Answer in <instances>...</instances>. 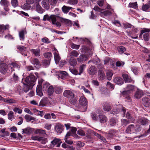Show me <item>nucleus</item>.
Returning a JSON list of instances; mask_svg holds the SVG:
<instances>
[{
	"mask_svg": "<svg viewBox=\"0 0 150 150\" xmlns=\"http://www.w3.org/2000/svg\"><path fill=\"white\" fill-rule=\"evenodd\" d=\"M63 95L64 96L68 98L69 102L71 104L74 105L77 102V100L74 96V93L71 91L66 90L64 91Z\"/></svg>",
	"mask_w": 150,
	"mask_h": 150,
	"instance_id": "obj_1",
	"label": "nucleus"
},
{
	"mask_svg": "<svg viewBox=\"0 0 150 150\" xmlns=\"http://www.w3.org/2000/svg\"><path fill=\"white\" fill-rule=\"evenodd\" d=\"M62 18L60 16L55 15H51V20L52 24L55 25L57 27H60L61 26V24L58 21H60Z\"/></svg>",
	"mask_w": 150,
	"mask_h": 150,
	"instance_id": "obj_2",
	"label": "nucleus"
},
{
	"mask_svg": "<svg viewBox=\"0 0 150 150\" xmlns=\"http://www.w3.org/2000/svg\"><path fill=\"white\" fill-rule=\"evenodd\" d=\"M150 32V29L146 28H143L141 31L140 34L139 36L140 38H142V35L144 33L143 36V38L145 41H147L149 39V33Z\"/></svg>",
	"mask_w": 150,
	"mask_h": 150,
	"instance_id": "obj_3",
	"label": "nucleus"
},
{
	"mask_svg": "<svg viewBox=\"0 0 150 150\" xmlns=\"http://www.w3.org/2000/svg\"><path fill=\"white\" fill-rule=\"evenodd\" d=\"M135 89L134 86L128 84L126 87L125 90L122 92V93L123 95H128L133 92Z\"/></svg>",
	"mask_w": 150,
	"mask_h": 150,
	"instance_id": "obj_4",
	"label": "nucleus"
},
{
	"mask_svg": "<svg viewBox=\"0 0 150 150\" xmlns=\"http://www.w3.org/2000/svg\"><path fill=\"white\" fill-rule=\"evenodd\" d=\"M0 5L4 7L5 11H8L9 10L8 5L9 2L7 0H1L0 1Z\"/></svg>",
	"mask_w": 150,
	"mask_h": 150,
	"instance_id": "obj_5",
	"label": "nucleus"
},
{
	"mask_svg": "<svg viewBox=\"0 0 150 150\" xmlns=\"http://www.w3.org/2000/svg\"><path fill=\"white\" fill-rule=\"evenodd\" d=\"M62 142L60 139L55 137L51 142V143L53 147L55 146L58 147L60 146V144Z\"/></svg>",
	"mask_w": 150,
	"mask_h": 150,
	"instance_id": "obj_6",
	"label": "nucleus"
},
{
	"mask_svg": "<svg viewBox=\"0 0 150 150\" xmlns=\"http://www.w3.org/2000/svg\"><path fill=\"white\" fill-rule=\"evenodd\" d=\"M103 109L105 111L109 112L111 110L112 108L111 103L105 102L102 105Z\"/></svg>",
	"mask_w": 150,
	"mask_h": 150,
	"instance_id": "obj_7",
	"label": "nucleus"
},
{
	"mask_svg": "<svg viewBox=\"0 0 150 150\" xmlns=\"http://www.w3.org/2000/svg\"><path fill=\"white\" fill-rule=\"evenodd\" d=\"M144 94V92L139 88H137L134 95V97L137 99H139Z\"/></svg>",
	"mask_w": 150,
	"mask_h": 150,
	"instance_id": "obj_8",
	"label": "nucleus"
},
{
	"mask_svg": "<svg viewBox=\"0 0 150 150\" xmlns=\"http://www.w3.org/2000/svg\"><path fill=\"white\" fill-rule=\"evenodd\" d=\"M98 78L100 80H103L105 78V75L104 72L103 68L100 69L98 73Z\"/></svg>",
	"mask_w": 150,
	"mask_h": 150,
	"instance_id": "obj_9",
	"label": "nucleus"
},
{
	"mask_svg": "<svg viewBox=\"0 0 150 150\" xmlns=\"http://www.w3.org/2000/svg\"><path fill=\"white\" fill-rule=\"evenodd\" d=\"M8 69V66L5 63L2 62L0 63V72L1 73L5 74L7 72Z\"/></svg>",
	"mask_w": 150,
	"mask_h": 150,
	"instance_id": "obj_10",
	"label": "nucleus"
},
{
	"mask_svg": "<svg viewBox=\"0 0 150 150\" xmlns=\"http://www.w3.org/2000/svg\"><path fill=\"white\" fill-rule=\"evenodd\" d=\"M64 126L60 123L56 124L55 127V131L58 134H60L64 130Z\"/></svg>",
	"mask_w": 150,
	"mask_h": 150,
	"instance_id": "obj_11",
	"label": "nucleus"
},
{
	"mask_svg": "<svg viewBox=\"0 0 150 150\" xmlns=\"http://www.w3.org/2000/svg\"><path fill=\"white\" fill-rule=\"evenodd\" d=\"M34 5L35 7L34 9L38 13H42L44 12V10L42 9L39 3H35Z\"/></svg>",
	"mask_w": 150,
	"mask_h": 150,
	"instance_id": "obj_12",
	"label": "nucleus"
},
{
	"mask_svg": "<svg viewBox=\"0 0 150 150\" xmlns=\"http://www.w3.org/2000/svg\"><path fill=\"white\" fill-rule=\"evenodd\" d=\"M31 79L30 84L34 85V83L36 81V78L34 75L29 76L26 77L25 79V81L26 82H29V79Z\"/></svg>",
	"mask_w": 150,
	"mask_h": 150,
	"instance_id": "obj_13",
	"label": "nucleus"
},
{
	"mask_svg": "<svg viewBox=\"0 0 150 150\" xmlns=\"http://www.w3.org/2000/svg\"><path fill=\"white\" fill-rule=\"evenodd\" d=\"M96 72L97 69L94 66H91L88 69V73L90 75H94Z\"/></svg>",
	"mask_w": 150,
	"mask_h": 150,
	"instance_id": "obj_14",
	"label": "nucleus"
},
{
	"mask_svg": "<svg viewBox=\"0 0 150 150\" xmlns=\"http://www.w3.org/2000/svg\"><path fill=\"white\" fill-rule=\"evenodd\" d=\"M118 109V110L116 111H113L114 112L113 113V114L117 113L119 111H121L123 114V117H124L125 116V113L126 112L125 108L124 107H123L121 106H118L117 107Z\"/></svg>",
	"mask_w": 150,
	"mask_h": 150,
	"instance_id": "obj_15",
	"label": "nucleus"
},
{
	"mask_svg": "<svg viewBox=\"0 0 150 150\" xmlns=\"http://www.w3.org/2000/svg\"><path fill=\"white\" fill-rule=\"evenodd\" d=\"M98 120L101 123H104L107 121L108 119L105 115H98Z\"/></svg>",
	"mask_w": 150,
	"mask_h": 150,
	"instance_id": "obj_16",
	"label": "nucleus"
},
{
	"mask_svg": "<svg viewBox=\"0 0 150 150\" xmlns=\"http://www.w3.org/2000/svg\"><path fill=\"white\" fill-rule=\"evenodd\" d=\"M79 55V54L77 51L75 50H73L71 51L69 54V57L70 58H74V57H77Z\"/></svg>",
	"mask_w": 150,
	"mask_h": 150,
	"instance_id": "obj_17",
	"label": "nucleus"
},
{
	"mask_svg": "<svg viewBox=\"0 0 150 150\" xmlns=\"http://www.w3.org/2000/svg\"><path fill=\"white\" fill-rule=\"evenodd\" d=\"M113 81L114 83L119 85H121L124 83L122 79L120 77H116L114 79Z\"/></svg>",
	"mask_w": 150,
	"mask_h": 150,
	"instance_id": "obj_18",
	"label": "nucleus"
},
{
	"mask_svg": "<svg viewBox=\"0 0 150 150\" xmlns=\"http://www.w3.org/2000/svg\"><path fill=\"white\" fill-rule=\"evenodd\" d=\"M143 104L144 106L147 107L150 105V100L146 97H144L142 99Z\"/></svg>",
	"mask_w": 150,
	"mask_h": 150,
	"instance_id": "obj_19",
	"label": "nucleus"
},
{
	"mask_svg": "<svg viewBox=\"0 0 150 150\" xmlns=\"http://www.w3.org/2000/svg\"><path fill=\"white\" fill-rule=\"evenodd\" d=\"M17 48L20 51L21 53L23 55L26 56H27L26 53L24 52L26 50V47L23 46L18 45L17 46Z\"/></svg>",
	"mask_w": 150,
	"mask_h": 150,
	"instance_id": "obj_20",
	"label": "nucleus"
},
{
	"mask_svg": "<svg viewBox=\"0 0 150 150\" xmlns=\"http://www.w3.org/2000/svg\"><path fill=\"white\" fill-rule=\"evenodd\" d=\"M49 1L47 0H43L42 1V6L46 9L48 10L50 8Z\"/></svg>",
	"mask_w": 150,
	"mask_h": 150,
	"instance_id": "obj_21",
	"label": "nucleus"
},
{
	"mask_svg": "<svg viewBox=\"0 0 150 150\" xmlns=\"http://www.w3.org/2000/svg\"><path fill=\"white\" fill-rule=\"evenodd\" d=\"M26 31L25 30H22L19 33V36L20 40L23 41L25 39V35L26 34Z\"/></svg>",
	"mask_w": 150,
	"mask_h": 150,
	"instance_id": "obj_22",
	"label": "nucleus"
},
{
	"mask_svg": "<svg viewBox=\"0 0 150 150\" xmlns=\"http://www.w3.org/2000/svg\"><path fill=\"white\" fill-rule=\"evenodd\" d=\"M137 122L142 125H145L148 122V120L144 117H141L138 120Z\"/></svg>",
	"mask_w": 150,
	"mask_h": 150,
	"instance_id": "obj_23",
	"label": "nucleus"
},
{
	"mask_svg": "<svg viewBox=\"0 0 150 150\" xmlns=\"http://www.w3.org/2000/svg\"><path fill=\"white\" fill-rule=\"evenodd\" d=\"M79 102L80 104L83 106H85L87 104V100L83 96H81L80 98Z\"/></svg>",
	"mask_w": 150,
	"mask_h": 150,
	"instance_id": "obj_24",
	"label": "nucleus"
},
{
	"mask_svg": "<svg viewBox=\"0 0 150 150\" xmlns=\"http://www.w3.org/2000/svg\"><path fill=\"white\" fill-rule=\"evenodd\" d=\"M135 131L134 125H129L126 129V132L127 133H130L131 132H134Z\"/></svg>",
	"mask_w": 150,
	"mask_h": 150,
	"instance_id": "obj_25",
	"label": "nucleus"
},
{
	"mask_svg": "<svg viewBox=\"0 0 150 150\" xmlns=\"http://www.w3.org/2000/svg\"><path fill=\"white\" fill-rule=\"evenodd\" d=\"M87 56L83 54L81 55L79 58H77V60L78 62H81L84 61H86L88 59Z\"/></svg>",
	"mask_w": 150,
	"mask_h": 150,
	"instance_id": "obj_26",
	"label": "nucleus"
},
{
	"mask_svg": "<svg viewBox=\"0 0 150 150\" xmlns=\"http://www.w3.org/2000/svg\"><path fill=\"white\" fill-rule=\"evenodd\" d=\"M31 52L36 57H39L40 55V49H32L30 50Z\"/></svg>",
	"mask_w": 150,
	"mask_h": 150,
	"instance_id": "obj_27",
	"label": "nucleus"
},
{
	"mask_svg": "<svg viewBox=\"0 0 150 150\" xmlns=\"http://www.w3.org/2000/svg\"><path fill=\"white\" fill-rule=\"evenodd\" d=\"M23 132L27 134H29L31 133L33 131V129L32 128L28 127L24 129H23Z\"/></svg>",
	"mask_w": 150,
	"mask_h": 150,
	"instance_id": "obj_28",
	"label": "nucleus"
},
{
	"mask_svg": "<svg viewBox=\"0 0 150 150\" xmlns=\"http://www.w3.org/2000/svg\"><path fill=\"white\" fill-rule=\"evenodd\" d=\"M122 77L125 83H130L132 80L130 77H129L127 74H125L122 75Z\"/></svg>",
	"mask_w": 150,
	"mask_h": 150,
	"instance_id": "obj_29",
	"label": "nucleus"
},
{
	"mask_svg": "<svg viewBox=\"0 0 150 150\" xmlns=\"http://www.w3.org/2000/svg\"><path fill=\"white\" fill-rule=\"evenodd\" d=\"M31 63L34 65L35 66H37V67L40 66V63L38 59L37 58H33L31 61Z\"/></svg>",
	"mask_w": 150,
	"mask_h": 150,
	"instance_id": "obj_30",
	"label": "nucleus"
},
{
	"mask_svg": "<svg viewBox=\"0 0 150 150\" xmlns=\"http://www.w3.org/2000/svg\"><path fill=\"white\" fill-rule=\"evenodd\" d=\"M23 91L25 93L27 92L32 87V85H30L27 83L23 84Z\"/></svg>",
	"mask_w": 150,
	"mask_h": 150,
	"instance_id": "obj_31",
	"label": "nucleus"
},
{
	"mask_svg": "<svg viewBox=\"0 0 150 150\" xmlns=\"http://www.w3.org/2000/svg\"><path fill=\"white\" fill-rule=\"evenodd\" d=\"M117 49L119 53L120 54H123L126 51L125 47L122 46H119L117 47Z\"/></svg>",
	"mask_w": 150,
	"mask_h": 150,
	"instance_id": "obj_32",
	"label": "nucleus"
},
{
	"mask_svg": "<svg viewBox=\"0 0 150 150\" xmlns=\"http://www.w3.org/2000/svg\"><path fill=\"white\" fill-rule=\"evenodd\" d=\"M117 119L112 117L110 118L109 121V123L110 125L111 126H114L116 125L117 122Z\"/></svg>",
	"mask_w": 150,
	"mask_h": 150,
	"instance_id": "obj_33",
	"label": "nucleus"
},
{
	"mask_svg": "<svg viewBox=\"0 0 150 150\" xmlns=\"http://www.w3.org/2000/svg\"><path fill=\"white\" fill-rule=\"evenodd\" d=\"M113 75V73L112 70H108L106 72V76L107 79L110 80L112 79V77Z\"/></svg>",
	"mask_w": 150,
	"mask_h": 150,
	"instance_id": "obj_34",
	"label": "nucleus"
},
{
	"mask_svg": "<svg viewBox=\"0 0 150 150\" xmlns=\"http://www.w3.org/2000/svg\"><path fill=\"white\" fill-rule=\"evenodd\" d=\"M57 74L59 77H61L63 79V77H64L67 75V73L64 71H57Z\"/></svg>",
	"mask_w": 150,
	"mask_h": 150,
	"instance_id": "obj_35",
	"label": "nucleus"
},
{
	"mask_svg": "<svg viewBox=\"0 0 150 150\" xmlns=\"http://www.w3.org/2000/svg\"><path fill=\"white\" fill-rule=\"evenodd\" d=\"M47 98L46 97H44L41 100L39 105L40 106H44L47 103Z\"/></svg>",
	"mask_w": 150,
	"mask_h": 150,
	"instance_id": "obj_36",
	"label": "nucleus"
},
{
	"mask_svg": "<svg viewBox=\"0 0 150 150\" xmlns=\"http://www.w3.org/2000/svg\"><path fill=\"white\" fill-rule=\"evenodd\" d=\"M4 102L7 103H16V101L12 98H9L4 99Z\"/></svg>",
	"mask_w": 150,
	"mask_h": 150,
	"instance_id": "obj_37",
	"label": "nucleus"
},
{
	"mask_svg": "<svg viewBox=\"0 0 150 150\" xmlns=\"http://www.w3.org/2000/svg\"><path fill=\"white\" fill-rule=\"evenodd\" d=\"M24 118L27 122H29L32 120H35V118L29 115H25L24 117Z\"/></svg>",
	"mask_w": 150,
	"mask_h": 150,
	"instance_id": "obj_38",
	"label": "nucleus"
},
{
	"mask_svg": "<svg viewBox=\"0 0 150 150\" xmlns=\"http://www.w3.org/2000/svg\"><path fill=\"white\" fill-rule=\"evenodd\" d=\"M71 8H72L71 7L64 6L62 7V10L64 13H67L69 12V10Z\"/></svg>",
	"mask_w": 150,
	"mask_h": 150,
	"instance_id": "obj_39",
	"label": "nucleus"
},
{
	"mask_svg": "<svg viewBox=\"0 0 150 150\" xmlns=\"http://www.w3.org/2000/svg\"><path fill=\"white\" fill-rule=\"evenodd\" d=\"M77 129L75 127H72L71 129V132L72 134V136L74 138H79V136L76 134Z\"/></svg>",
	"mask_w": 150,
	"mask_h": 150,
	"instance_id": "obj_40",
	"label": "nucleus"
},
{
	"mask_svg": "<svg viewBox=\"0 0 150 150\" xmlns=\"http://www.w3.org/2000/svg\"><path fill=\"white\" fill-rule=\"evenodd\" d=\"M115 134L116 132L115 130L112 129H110L109 131L108 136L109 138H112L115 135Z\"/></svg>",
	"mask_w": 150,
	"mask_h": 150,
	"instance_id": "obj_41",
	"label": "nucleus"
},
{
	"mask_svg": "<svg viewBox=\"0 0 150 150\" xmlns=\"http://www.w3.org/2000/svg\"><path fill=\"white\" fill-rule=\"evenodd\" d=\"M70 64L72 66H75L77 64V61L74 58H70L69 60Z\"/></svg>",
	"mask_w": 150,
	"mask_h": 150,
	"instance_id": "obj_42",
	"label": "nucleus"
},
{
	"mask_svg": "<svg viewBox=\"0 0 150 150\" xmlns=\"http://www.w3.org/2000/svg\"><path fill=\"white\" fill-rule=\"evenodd\" d=\"M61 22H64L67 26H70L71 25V21L68 19H64L62 18Z\"/></svg>",
	"mask_w": 150,
	"mask_h": 150,
	"instance_id": "obj_43",
	"label": "nucleus"
},
{
	"mask_svg": "<svg viewBox=\"0 0 150 150\" xmlns=\"http://www.w3.org/2000/svg\"><path fill=\"white\" fill-rule=\"evenodd\" d=\"M44 56L45 58L48 59L47 60H49L50 61L52 56V54L50 52H46L44 54Z\"/></svg>",
	"mask_w": 150,
	"mask_h": 150,
	"instance_id": "obj_44",
	"label": "nucleus"
},
{
	"mask_svg": "<svg viewBox=\"0 0 150 150\" xmlns=\"http://www.w3.org/2000/svg\"><path fill=\"white\" fill-rule=\"evenodd\" d=\"M54 92V89L52 86H50L48 88L47 93L48 95L51 96Z\"/></svg>",
	"mask_w": 150,
	"mask_h": 150,
	"instance_id": "obj_45",
	"label": "nucleus"
},
{
	"mask_svg": "<svg viewBox=\"0 0 150 150\" xmlns=\"http://www.w3.org/2000/svg\"><path fill=\"white\" fill-rule=\"evenodd\" d=\"M54 56L55 62L56 63H57L60 59V57L58 53L55 52L54 53Z\"/></svg>",
	"mask_w": 150,
	"mask_h": 150,
	"instance_id": "obj_46",
	"label": "nucleus"
},
{
	"mask_svg": "<svg viewBox=\"0 0 150 150\" xmlns=\"http://www.w3.org/2000/svg\"><path fill=\"white\" fill-rule=\"evenodd\" d=\"M14 113L12 111H10L8 114V119L11 120H12L13 119H14Z\"/></svg>",
	"mask_w": 150,
	"mask_h": 150,
	"instance_id": "obj_47",
	"label": "nucleus"
},
{
	"mask_svg": "<svg viewBox=\"0 0 150 150\" xmlns=\"http://www.w3.org/2000/svg\"><path fill=\"white\" fill-rule=\"evenodd\" d=\"M35 134H46L45 131L40 129H36L35 131Z\"/></svg>",
	"mask_w": 150,
	"mask_h": 150,
	"instance_id": "obj_48",
	"label": "nucleus"
},
{
	"mask_svg": "<svg viewBox=\"0 0 150 150\" xmlns=\"http://www.w3.org/2000/svg\"><path fill=\"white\" fill-rule=\"evenodd\" d=\"M112 14V13L110 11H106L103 12H101L100 13V15L102 16L103 15H104L105 16H108Z\"/></svg>",
	"mask_w": 150,
	"mask_h": 150,
	"instance_id": "obj_49",
	"label": "nucleus"
},
{
	"mask_svg": "<svg viewBox=\"0 0 150 150\" xmlns=\"http://www.w3.org/2000/svg\"><path fill=\"white\" fill-rule=\"evenodd\" d=\"M12 79L13 81L16 82L19 79V77L18 74L15 73H14L12 76Z\"/></svg>",
	"mask_w": 150,
	"mask_h": 150,
	"instance_id": "obj_50",
	"label": "nucleus"
},
{
	"mask_svg": "<svg viewBox=\"0 0 150 150\" xmlns=\"http://www.w3.org/2000/svg\"><path fill=\"white\" fill-rule=\"evenodd\" d=\"M50 61L49 60L45 59L42 61V64L43 66L47 67L50 65Z\"/></svg>",
	"mask_w": 150,
	"mask_h": 150,
	"instance_id": "obj_51",
	"label": "nucleus"
},
{
	"mask_svg": "<svg viewBox=\"0 0 150 150\" xmlns=\"http://www.w3.org/2000/svg\"><path fill=\"white\" fill-rule=\"evenodd\" d=\"M11 3L12 6L14 8L18 6V0H11Z\"/></svg>",
	"mask_w": 150,
	"mask_h": 150,
	"instance_id": "obj_52",
	"label": "nucleus"
},
{
	"mask_svg": "<svg viewBox=\"0 0 150 150\" xmlns=\"http://www.w3.org/2000/svg\"><path fill=\"white\" fill-rule=\"evenodd\" d=\"M86 65L85 64H82L79 68V74L80 75L82 73L83 71L86 67Z\"/></svg>",
	"mask_w": 150,
	"mask_h": 150,
	"instance_id": "obj_53",
	"label": "nucleus"
},
{
	"mask_svg": "<svg viewBox=\"0 0 150 150\" xmlns=\"http://www.w3.org/2000/svg\"><path fill=\"white\" fill-rule=\"evenodd\" d=\"M31 138L33 140H38L40 141L42 140L43 138L40 137L38 136H33L31 137Z\"/></svg>",
	"mask_w": 150,
	"mask_h": 150,
	"instance_id": "obj_54",
	"label": "nucleus"
},
{
	"mask_svg": "<svg viewBox=\"0 0 150 150\" xmlns=\"http://www.w3.org/2000/svg\"><path fill=\"white\" fill-rule=\"evenodd\" d=\"M11 67L12 69L13 68H16L17 69L20 68V66L15 63H12L11 64Z\"/></svg>",
	"mask_w": 150,
	"mask_h": 150,
	"instance_id": "obj_55",
	"label": "nucleus"
},
{
	"mask_svg": "<svg viewBox=\"0 0 150 150\" xmlns=\"http://www.w3.org/2000/svg\"><path fill=\"white\" fill-rule=\"evenodd\" d=\"M70 46L73 49L78 50L79 48L80 45H76L73 43H71L70 44Z\"/></svg>",
	"mask_w": 150,
	"mask_h": 150,
	"instance_id": "obj_56",
	"label": "nucleus"
},
{
	"mask_svg": "<svg viewBox=\"0 0 150 150\" xmlns=\"http://www.w3.org/2000/svg\"><path fill=\"white\" fill-rule=\"evenodd\" d=\"M78 2V0H69L67 1V3L71 5L76 4Z\"/></svg>",
	"mask_w": 150,
	"mask_h": 150,
	"instance_id": "obj_57",
	"label": "nucleus"
},
{
	"mask_svg": "<svg viewBox=\"0 0 150 150\" xmlns=\"http://www.w3.org/2000/svg\"><path fill=\"white\" fill-rule=\"evenodd\" d=\"M129 6L130 7L136 8L137 7V2L130 3Z\"/></svg>",
	"mask_w": 150,
	"mask_h": 150,
	"instance_id": "obj_58",
	"label": "nucleus"
},
{
	"mask_svg": "<svg viewBox=\"0 0 150 150\" xmlns=\"http://www.w3.org/2000/svg\"><path fill=\"white\" fill-rule=\"evenodd\" d=\"M122 124V125L126 126L129 123V120L126 119H122L121 120Z\"/></svg>",
	"mask_w": 150,
	"mask_h": 150,
	"instance_id": "obj_59",
	"label": "nucleus"
},
{
	"mask_svg": "<svg viewBox=\"0 0 150 150\" xmlns=\"http://www.w3.org/2000/svg\"><path fill=\"white\" fill-rule=\"evenodd\" d=\"M94 134L96 136H97L98 138L102 140L103 142H105V138L103 136H101L100 134H98V133L94 132Z\"/></svg>",
	"mask_w": 150,
	"mask_h": 150,
	"instance_id": "obj_60",
	"label": "nucleus"
},
{
	"mask_svg": "<svg viewBox=\"0 0 150 150\" xmlns=\"http://www.w3.org/2000/svg\"><path fill=\"white\" fill-rule=\"evenodd\" d=\"M41 41L42 42L47 44L50 43L51 42L49 39L46 37L42 38L41 39Z\"/></svg>",
	"mask_w": 150,
	"mask_h": 150,
	"instance_id": "obj_61",
	"label": "nucleus"
},
{
	"mask_svg": "<svg viewBox=\"0 0 150 150\" xmlns=\"http://www.w3.org/2000/svg\"><path fill=\"white\" fill-rule=\"evenodd\" d=\"M51 15L49 16L48 15L46 14L44 16L43 20L45 21L47 20L50 21L51 20Z\"/></svg>",
	"mask_w": 150,
	"mask_h": 150,
	"instance_id": "obj_62",
	"label": "nucleus"
},
{
	"mask_svg": "<svg viewBox=\"0 0 150 150\" xmlns=\"http://www.w3.org/2000/svg\"><path fill=\"white\" fill-rule=\"evenodd\" d=\"M91 116L92 119L96 121L98 120L97 115L95 113H92L91 114Z\"/></svg>",
	"mask_w": 150,
	"mask_h": 150,
	"instance_id": "obj_63",
	"label": "nucleus"
},
{
	"mask_svg": "<svg viewBox=\"0 0 150 150\" xmlns=\"http://www.w3.org/2000/svg\"><path fill=\"white\" fill-rule=\"evenodd\" d=\"M29 4H27L26 2V3L24 4L22 6V8L28 10L30 8V6Z\"/></svg>",
	"mask_w": 150,
	"mask_h": 150,
	"instance_id": "obj_64",
	"label": "nucleus"
}]
</instances>
